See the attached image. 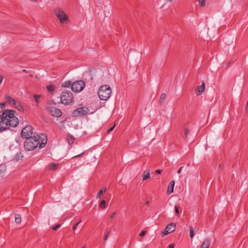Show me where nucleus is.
Segmentation results:
<instances>
[{
    "label": "nucleus",
    "mask_w": 248,
    "mask_h": 248,
    "mask_svg": "<svg viewBox=\"0 0 248 248\" xmlns=\"http://www.w3.org/2000/svg\"><path fill=\"white\" fill-rule=\"evenodd\" d=\"M86 248V245H84L82 247V248Z\"/></svg>",
    "instance_id": "45"
},
{
    "label": "nucleus",
    "mask_w": 248,
    "mask_h": 248,
    "mask_svg": "<svg viewBox=\"0 0 248 248\" xmlns=\"http://www.w3.org/2000/svg\"><path fill=\"white\" fill-rule=\"evenodd\" d=\"M60 129H61V130H63V129H65V126H64V125L62 124V125H60Z\"/></svg>",
    "instance_id": "40"
},
{
    "label": "nucleus",
    "mask_w": 248,
    "mask_h": 248,
    "mask_svg": "<svg viewBox=\"0 0 248 248\" xmlns=\"http://www.w3.org/2000/svg\"><path fill=\"white\" fill-rule=\"evenodd\" d=\"M166 94L164 93L161 94V95L160 96V100L159 101V103L160 105H162L163 104L164 100L166 98Z\"/></svg>",
    "instance_id": "21"
},
{
    "label": "nucleus",
    "mask_w": 248,
    "mask_h": 248,
    "mask_svg": "<svg viewBox=\"0 0 248 248\" xmlns=\"http://www.w3.org/2000/svg\"><path fill=\"white\" fill-rule=\"evenodd\" d=\"M16 113L15 110L7 109L0 115V132L8 129L10 127H15L18 125L19 120L15 116Z\"/></svg>",
    "instance_id": "1"
},
{
    "label": "nucleus",
    "mask_w": 248,
    "mask_h": 248,
    "mask_svg": "<svg viewBox=\"0 0 248 248\" xmlns=\"http://www.w3.org/2000/svg\"><path fill=\"white\" fill-rule=\"evenodd\" d=\"M47 143V137L44 134L34 135L33 137L27 138L24 142V148L26 151H32L38 146L39 148L45 146Z\"/></svg>",
    "instance_id": "2"
},
{
    "label": "nucleus",
    "mask_w": 248,
    "mask_h": 248,
    "mask_svg": "<svg viewBox=\"0 0 248 248\" xmlns=\"http://www.w3.org/2000/svg\"><path fill=\"white\" fill-rule=\"evenodd\" d=\"M109 233H110V232H107L105 234V236H104V240H105V241H106V240H107V239H108V235H109Z\"/></svg>",
    "instance_id": "35"
},
{
    "label": "nucleus",
    "mask_w": 248,
    "mask_h": 248,
    "mask_svg": "<svg viewBox=\"0 0 248 248\" xmlns=\"http://www.w3.org/2000/svg\"><path fill=\"white\" fill-rule=\"evenodd\" d=\"M174 181H171L169 186H168V190H167V192L168 193L170 194V193H171L173 192V189H174Z\"/></svg>",
    "instance_id": "13"
},
{
    "label": "nucleus",
    "mask_w": 248,
    "mask_h": 248,
    "mask_svg": "<svg viewBox=\"0 0 248 248\" xmlns=\"http://www.w3.org/2000/svg\"><path fill=\"white\" fill-rule=\"evenodd\" d=\"M115 214H116V212H113V213L111 214V215L110 216V218H111V219H113V218H114V217H115Z\"/></svg>",
    "instance_id": "39"
},
{
    "label": "nucleus",
    "mask_w": 248,
    "mask_h": 248,
    "mask_svg": "<svg viewBox=\"0 0 248 248\" xmlns=\"http://www.w3.org/2000/svg\"><path fill=\"white\" fill-rule=\"evenodd\" d=\"M89 109L87 107H80L74 110L73 115L75 117L83 116L89 113Z\"/></svg>",
    "instance_id": "8"
},
{
    "label": "nucleus",
    "mask_w": 248,
    "mask_h": 248,
    "mask_svg": "<svg viewBox=\"0 0 248 248\" xmlns=\"http://www.w3.org/2000/svg\"><path fill=\"white\" fill-rule=\"evenodd\" d=\"M182 168H183V167H180V168L179 169V170H178V171H177V173H181Z\"/></svg>",
    "instance_id": "43"
},
{
    "label": "nucleus",
    "mask_w": 248,
    "mask_h": 248,
    "mask_svg": "<svg viewBox=\"0 0 248 248\" xmlns=\"http://www.w3.org/2000/svg\"><path fill=\"white\" fill-rule=\"evenodd\" d=\"M106 191V188H102V189H101L99 192H98V193L97 194V195H96V198H99L100 197L101 195L103 194L104 193H105Z\"/></svg>",
    "instance_id": "22"
},
{
    "label": "nucleus",
    "mask_w": 248,
    "mask_h": 248,
    "mask_svg": "<svg viewBox=\"0 0 248 248\" xmlns=\"http://www.w3.org/2000/svg\"><path fill=\"white\" fill-rule=\"evenodd\" d=\"M185 138H187V137H188V135L189 134V130L187 128H185Z\"/></svg>",
    "instance_id": "30"
},
{
    "label": "nucleus",
    "mask_w": 248,
    "mask_h": 248,
    "mask_svg": "<svg viewBox=\"0 0 248 248\" xmlns=\"http://www.w3.org/2000/svg\"><path fill=\"white\" fill-rule=\"evenodd\" d=\"M85 82L82 80L74 82L72 85V91L75 93L81 92L85 87Z\"/></svg>",
    "instance_id": "7"
},
{
    "label": "nucleus",
    "mask_w": 248,
    "mask_h": 248,
    "mask_svg": "<svg viewBox=\"0 0 248 248\" xmlns=\"http://www.w3.org/2000/svg\"><path fill=\"white\" fill-rule=\"evenodd\" d=\"M176 228V227L175 223H171L168 224L167 226L166 229L168 230L169 232L171 233V232H173L175 230Z\"/></svg>",
    "instance_id": "11"
},
{
    "label": "nucleus",
    "mask_w": 248,
    "mask_h": 248,
    "mask_svg": "<svg viewBox=\"0 0 248 248\" xmlns=\"http://www.w3.org/2000/svg\"><path fill=\"white\" fill-rule=\"evenodd\" d=\"M230 64H231V62H229L227 63V65L228 66V65H230Z\"/></svg>",
    "instance_id": "48"
},
{
    "label": "nucleus",
    "mask_w": 248,
    "mask_h": 248,
    "mask_svg": "<svg viewBox=\"0 0 248 248\" xmlns=\"http://www.w3.org/2000/svg\"><path fill=\"white\" fill-rule=\"evenodd\" d=\"M54 14L59 19L61 24H67L69 21V18L65 12L60 8H56L54 10Z\"/></svg>",
    "instance_id": "5"
},
{
    "label": "nucleus",
    "mask_w": 248,
    "mask_h": 248,
    "mask_svg": "<svg viewBox=\"0 0 248 248\" xmlns=\"http://www.w3.org/2000/svg\"><path fill=\"white\" fill-rule=\"evenodd\" d=\"M170 232H169L168 230H166L165 229L164 232H163V233H162V237H164L165 235H167L168 234L170 233Z\"/></svg>",
    "instance_id": "33"
},
{
    "label": "nucleus",
    "mask_w": 248,
    "mask_h": 248,
    "mask_svg": "<svg viewBox=\"0 0 248 248\" xmlns=\"http://www.w3.org/2000/svg\"><path fill=\"white\" fill-rule=\"evenodd\" d=\"M68 142L69 144H72L74 143L75 139L71 136L68 135L67 138Z\"/></svg>",
    "instance_id": "24"
},
{
    "label": "nucleus",
    "mask_w": 248,
    "mask_h": 248,
    "mask_svg": "<svg viewBox=\"0 0 248 248\" xmlns=\"http://www.w3.org/2000/svg\"><path fill=\"white\" fill-rule=\"evenodd\" d=\"M150 176V174L149 170H145L143 172L142 179L143 181L146 180L147 179L149 178Z\"/></svg>",
    "instance_id": "18"
},
{
    "label": "nucleus",
    "mask_w": 248,
    "mask_h": 248,
    "mask_svg": "<svg viewBox=\"0 0 248 248\" xmlns=\"http://www.w3.org/2000/svg\"><path fill=\"white\" fill-rule=\"evenodd\" d=\"M6 166L3 165H0V177L4 176L6 174Z\"/></svg>",
    "instance_id": "16"
},
{
    "label": "nucleus",
    "mask_w": 248,
    "mask_h": 248,
    "mask_svg": "<svg viewBox=\"0 0 248 248\" xmlns=\"http://www.w3.org/2000/svg\"><path fill=\"white\" fill-rule=\"evenodd\" d=\"M162 172V170H155V173L160 174Z\"/></svg>",
    "instance_id": "42"
},
{
    "label": "nucleus",
    "mask_w": 248,
    "mask_h": 248,
    "mask_svg": "<svg viewBox=\"0 0 248 248\" xmlns=\"http://www.w3.org/2000/svg\"><path fill=\"white\" fill-rule=\"evenodd\" d=\"M57 166L58 164L55 163H51L49 165L48 169V170H55L56 169Z\"/></svg>",
    "instance_id": "20"
},
{
    "label": "nucleus",
    "mask_w": 248,
    "mask_h": 248,
    "mask_svg": "<svg viewBox=\"0 0 248 248\" xmlns=\"http://www.w3.org/2000/svg\"><path fill=\"white\" fill-rule=\"evenodd\" d=\"M175 245L174 244H171L169 245V248H174Z\"/></svg>",
    "instance_id": "41"
},
{
    "label": "nucleus",
    "mask_w": 248,
    "mask_h": 248,
    "mask_svg": "<svg viewBox=\"0 0 248 248\" xmlns=\"http://www.w3.org/2000/svg\"><path fill=\"white\" fill-rule=\"evenodd\" d=\"M74 100L73 93L70 91L65 90L62 92L61 95L62 103L65 105L70 104Z\"/></svg>",
    "instance_id": "4"
},
{
    "label": "nucleus",
    "mask_w": 248,
    "mask_h": 248,
    "mask_svg": "<svg viewBox=\"0 0 248 248\" xmlns=\"http://www.w3.org/2000/svg\"><path fill=\"white\" fill-rule=\"evenodd\" d=\"M31 0L33 2H36L38 0Z\"/></svg>",
    "instance_id": "46"
},
{
    "label": "nucleus",
    "mask_w": 248,
    "mask_h": 248,
    "mask_svg": "<svg viewBox=\"0 0 248 248\" xmlns=\"http://www.w3.org/2000/svg\"><path fill=\"white\" fill-rule=\"evenodd\" d=\"M115 126V124H114L113 126H112L111 128H110L108 130H107V134H108L110 132H111L114 128Z\"/></svg>",
    "instance_id": "34"
},
{
    "label": "nucleus",
    "mask_w": 248,
    "mask_h": 248,
    "mask_svg": "<svg viewBox=\"0 0 248 248\" xmlns=\"http://www.w3.org/2000/svg\"><path fill=\"white\" fill-rule=\"evenodd\" d=\"M15 222L16 223H17V224L20 223V222L21 221V217L18 214L16 215L15 217Z\"/></svg>",
    "instance_id": "23"
},
{
    "label": "nucleus",
    "mask_w": 248,
    "mask_h": 248,
    "mask_svg": "<svg viewBox=\"0 0 248 248\" xmlns=\"http://www.w3.org/2000/svg\"><path fill=\"white\" fill-rule=\"evenodd\" d=\"M72 83H72L71 81L68 80V81L63 82L62 84L61 87H63V88H67V87H69L70 86H71L72 87Z\"/></svg>",
    "instance_id": "17"
},
{
    "label": "nucleus",
    "mask_w": 248,
    "mask_h": 248,
    "mask_svg": "<svg viewBox=\"0 0 248 248\" xmlns=\"http://www.w3.org/2000/svg\"><path fill=\"white\" fill-rule=\"evenodd\" d=\"M111 93L110 87L108 85H104L100 87L98 94L101 100H107L110 97Z\"/></svg>",
    "instance_id": "3"
},
{
    "label": "nucleus",
    "mask_w": 248,
    "mask_h": 248,
    "mask_svg": "<svg viewBox=\"0 0 248 248\" xmlns=\"http://www.w3.org/2000/svg\"><path fill=\"white\" fill-rule=\"evenodd\" d=\"M49 111L52 115L55 117H60L62 115V112L60 109L53 107H50L47 108Z\"/></svg>",
    "instance_id": "9"
},
{
    "label": "nucleus",
    "mask_w": 248,
    "mask_h": 248,
    "mask_svg": "<svg viewBox=\"0 0 248 248\" xmlns=\"http://www.w3.org/2000/svg\"><path fill=\"white\" fill-rule=\"evenodd\" d=\"M147 232L145 231H142L139 234L140 236L143 237L146 233Z\"/></svg>",
    "instance_id": "32"
},
{
    "label": "nucleus",
    "mask_w": 248,
    "mask_h": 248,
    "mask_svg": "<svg viewBox=\"0 0 248 248\" xmlns=\"http://www.w3.org/2000/svg\"><path fill=\"white\" fill-rule=\"evenodd\" d=\"M205 91V84L202 82V84L200 86L197 87L195 89V92L197 95L201 94Z\"/></svg>",
    "instance_id": "10"
},
{
    "label": "nucleus",
    "mask_w": 248,
    "mask_h": 248,
    "mask_svg": "<svg viewBox=\"0 0 248 248\" xmlns=\"http://www.w3.org/2000/svg\"><path fill=\"white\" fill-rule=\"evenodd\" d=\"M15 108H16L17 109H18V110L20 111H23L24 110V108L23 107H22V106L21 105V104L16 101V102L15 103V104L13 105V106Z\"/></svg>",
    "instance_id": "14"
},
{
    "label": "nucleus",
    "mask_w": 248,
    "mask_h": 248,
    "mask_svg": "<svg viewBox=\"0 0 248 248\" xmlns=\"http://www.w3.org/2000/svg\"><path fill=\"white\" fill-rule=\"evenodd\" d=\"M219 168H222V165L221 164L219 165Z\"/></svg>",
    "instance_id": "47"
},
{
    "label": "nucleus",
    "mask_w": 248,
    "mask_h": 248,
    "mask_svg": "<svg viewBox=\"0 0 248 248\" xmlns=\"http://www.w3.org/2000/svg\"><path fill=\"white\" fill-rule=\"evenodd\" d=\"M190 230V237L192 238L195 234V231L193 228L191 226L189 227Z\"/></svg>",
    "instance_id": "26"
},
{
    "label": "nucleus",
    "mask_w": 248,
    "mask_h": 248,
    "mask_svg": "<svg viewBox=\"0 0 248 248\" xmlns=\"http://www.w3.org/2000/svg\"><path fill=\"white\" fill-rule=\"evenodd\" d=\"M64 122H65V121H62V123H63Z\"/></svg>",
    "instance_id": "50"
},
{
    "label": "nucleus",
    "mask_w": 248,
    "mask_h": 248,
    "mask_svg": "<svg viewBox=\"0 0 248 248\" xmlns=\"http://www.w3.org/2000/svg\"><path fill=\"white\" fill-rule=\"evenodd\" d=\"M23 72L28 73V72L26 69H23L22 70Z\"/></svg>",
    "instance_id": "44"
},
{
    "label": "nucleus",
    "mask_w": 248,
    "mask_h": 248,
    "mask_svg": "<svg viewBox=\"0 0 248 248\" xmlns=\"http://www.w3.org/2000/svg\"><path fill=\"white\" fill-rule=\"evenodd\" d=\"M46 88L48 92L51 93L55 91L56 87L53 84H50L47 86Z\"/></svg>",
    "instance_id": "19"
},
{
    "label": "nucleus",
    "mask_w": 248,
    "mask_h": 248,
    "mask_svg": "<svg viewBox=\"0 0 248 248\" xmlns=\"http://www.w3.org/2000/svg\"><path fill=\"white\" fill-rule=\"evenodd\" d=\"M175 212L177 214H179V208L177 206H175Z\"/></svg>",
    "instance_id": "37"
},
{
    "label": "nucleus",
    "mask_w": 248,
    "mask_h": 248,
    "mask_svg": "<svg viewBox=\"0 0 248 248\" xmlns=\"http://www.w3.org/2000/svg\"><path fill=\"white\" fill-rule=\"evenodd\" d=\"M4 98L6 100V103H8L9 104L12 106H13L16 101V100H15L13 98L8 95H5Z\"/></svg>",
    "instance_id": "12"
},
{
    "label": "nucleus",
    "mask_w": 248,
    "mask_h": 248,
    "mask_svg": "<svg viewBox=\"0 0 248 248\" xmlns=\"http://www.w3.org/2000/svg\"><path fill=\"white\" fill-rule=\"evenodd\" d=\"M210 244V240L208 239H205L202 242L201 248H209Z\"/></svg>",
    "instance_id": "15"
},
{
    "label": "nucleus",
    "mask_w": 248,
    "mask_h": 248,
    "mask_svg": "<svg viewBox=\"0 0 248 248\" xmlns=\"http://www.w3.org/2000/svg\"><path fill=\"white\" fill-rule=\"evenodd\" d=\"M60 224H58L55 226L53 227L52 229L54 231H56L60 227Z\"/></svg>",
    "instance_id": "36"
},
{
    "label": "nucleus",
    "mask_w": 248,
    "mask_h": 248,
    "mask_svg": "<svg viewBox=\"0 0 248 248\" xmlns=\"http://www.w3.org/2000/svg\"><path fill=\"white\" fill-rule=\"evenodd\" d=\"M33 128L31 125H27L23 128L21 131V135L23 138L27 139L30 137H33L34 135H38L35 133L33 132Z\"/></svg>",
    "instance_id": "6"
},
{
    "label": "nucleus",
    "mask_w": 248,
    "mask_h": 248,
    "mask_svg": "<svg viewBox=\"0 0 248 248\" xmlns=\"http://www.w3.org/2000/svg\"><path fill=\"white\" fill-rule=\"evenodd\" d=\"M6 103H0V113L2 112L3 110L4 109V107L5 106Z\"/></svg>",
    "instance_id": "28"
},
{
    "label": "nucleus",
    "mask_w": 248,
    "mask_h": 248,
    "mask_svg": "<svg viewBox=\"0 0 248 248\" xmlns=\"http://www.w3.org/2000/svg\"><path fill=\"white\" fill-rule=\"evenodd\" d=\"M84 154V152L82 153H81V154H79V155H75V156H73V158H75V157H78L81 156H82Z\"/></svg>",
    "instance_id": "38"
},
{
    "label": "nucleus",
    "mask_w": 248,
    "mask_h": 248,
    "mask_svg": "<svg viewBox=\"0 0 248 248\" xmlns=\"http://www.w3.org/2000/svg\"><path fill=\"white\" fill-rule=\"evenodd\" d=\"M81 220H79L78 222L76 223L73 227V230L74 231L76 229L77 226L78 225V224L81 222Z\"/></svg>",
    "instance_id": "31"
},
{
    "label": "nucleus",
    "mask_w": 248,
    "mask_h": 248,
    "mask_svg": "<svg viewBox=\"0 0 248 248\" xmlns=\"http://www.w3.org/2000/svg\"><path fill=\"white\" fill-rule=\"evenodd\" d=\"M35 101L36 102L37 104H38L39 102V98L41 96L40 95H34L33 96Z\"/></svg>",
    "instance_id": "27"
},
{
    "label": "nucleus",
    "mask_w": 248,
    "mask_h": 248,
    "mask_svg": "<svg viewBox=\"0 0 248 248\" xmlns=\"http://www.w3.org/2000/svg\"><path fill=\"white\" fill-rule=\"evenodd\" d=\"M173 0H169V1L172 2Z\"/></svg>",
    "instance_id": "49"
},
{
    "label": "nucleus",
    "mask_w": 248,
    "mask_h": 248,
    "mask_svg": "<svg viewBox=\"0 0 248 248\" xmlns=\"http://www.w3.org/2000/svg\"><path fill=\"white\" fill-rule=\"evenodd\" d=\"M200 3V5L202 7H203L205 5V0H198Z\"/></svg>",
    "instance_id": "29"
},
{
    "label": "nucleus",
    "mask_w": 248,
    "mask_h": 248,
    "mask_svg": "<svg viewBox=\"0 0 248 248\" xmlns=\"http://www.w3.org/2000/svg\"><path fill=\"white\" fill-rule=\"evenodd\" d=\"M106 207V201L105 200H102L99 204V207L102 209H104Z\"/></svg>",
    "instance_id": "25"
}]
</instances>
